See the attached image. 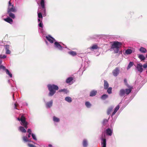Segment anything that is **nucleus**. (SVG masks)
<instances>
[{
  "label": "nucleus",
  "mask_w": 147,
  "mask_h": 147,
  "mask_svg": "<svg viewBox=\"0 0 147 147\" xmlns=\"http://www.w3.org/2000/svg\"><path fill=\"white\" fill-rule=\"evenodd\" d=\"M16 11L17 10L13 6V5H12L11 2V1H9V2L8 7L7 9V12L9 16L12 19H14L15 18V15L12 13H15Z\"/></svg>",
  "instance_id": "1"
},
{
  "label": "nucleus",
  "mask_w": 147,
  "mask_h": 147,
  "mask_svg": "<svg viewBox=\"0 0 147 147\" xmlns=\"http://www.w3.org/2000/svg\"><path fill=\"white\" fill-rule=\"evenodd\" d=\"M47 87L49 92V96H52L55 93L56 91L59 89L58 86L55 84H48Z\"/></svg>",
  "instance_id": "2"
},
{
  "label": "nucleus",
  "mask_w": 147,
  "mask_h": 147,
  "mask_svg": "<svg viewBox=\"0 0 147 147\" xmlns=\"http://www.w3.org/2000/svg\"><path fill=\"white\" fill-rule=\"evenodd\" d=\"M113 42L111 48L113 49L115 53H117L119 51V48L121 46L122 44L118 41H114Z\"/></svg>",
  "instance_id": "3"
},
{
  "label": "nucleus",
  "mask_w": 147,
  "mask_h": 147,
  "mask_svg": "<svg viewBox=\"0 0 147 147\" xmlns=\"http://www.w3.org/2000/svg\"><path fill=\"white\" fill-rule=\"evenodd\" d=\"M40 5L41 6L42 8V11H43V13L45 14V16L46 15V9H45V1L44 0H41V1L40 2Z\"/></svg>",
  "instance_id": "4"
},
{
  "label": "nucleus",
  "mask_w": 147,
  "mask_h": 147,
  "mask_svg": "<svg viewBox=\"0 0 147 147\" xmlns=\"http://www.w3.org/2000/svg\"><path fill=\"white\" fill-rule=\"evenodd\" d=\"M119 68L118 67H116L113 71V75L115 76H117L119 73Z\"/></svg>",
  "instance_id": "5"
},
{
  "label": "nucleus",
  "mask_w": 147,
  "mask_h": 147,
  "mask_svg": "<svg viewBox=\"0 0 147 147\" xmlns=\"http://www.w3.org/2000/svg\"><path fill=\"white\" fill-rule=\"evenodd\" d=\"M46 38L51 43H53L55 41V40L50 35H48L46 36Z\"/></svg>",
  "instance_id": "6"
},
{
  "label": "nucleus",
  "mask_w": 147,
  "mask_h": 147,
  "mask_svg": "<svg viewBox=\"0 0 147 147\" xmlns=\"http://www.w3.org/2000/svg\"><path fill=\"white\" fill-rule=\"evenodd\" d=\"M143 65L141 63H138L137 64L136 66V68L138 70V71H139L140 73L142 72L143 69L142 68Z\"/></svg>",
  "instance_id": "7"
},
{
  "label": "nucleus",
  "mask_w": 147,
  "mask_h": 147,
  "mask_svg": "<svg viewBox=\"0 0 147 147\" xmlns=\"http://www.w3.org/2000/svg\"><path fill=\"white\" fill-rule=\"evenodd\" d=\"M26 119L24 115H22L21 116V119H20V120L21 122V125H22L28 123V122L26 121Z\"/></svg>",
  "instance_id": "8"
},
{
  "label": "nucleus",
  "mask_w": 147,
  "mask_h": 147,
  "mask_svg": "<svg viewBox=\"0 0 147 147\" xmlns=\"http://www.w3.org/2000/svg\"><path fill=\"white\" fill-rule=\"evenodd\" d=\"M53 101L52 100H51L49 102H47L46 104V108H50L53 105Z\"/></svg>",
  "instance_id": "9"
},
{
  "label": "nucleus",
  "mask_w": 147,
  "mask_h": 147,
  "mask_svg": "<svg viewBox=\"0 0 147 147\" xmlns=\"http://www.w3.org/2000/svg\"><path fill=\"white\" fill-rule=\"evenodd\" d=\"M102 142H101V145L102 146V147H106V140L105 138V136L104 135V138L102 137Z\"/></svg>",
  "instance_id": "10"
},
{
  "label": "nucleus",
  "mask_w": 147,
  "mask_h": 147,
  "mask_svg": "<svg viewBox=\"0 0 147 147\" xmlns=\"http://www.w3.org/2000/svg\"><path fill=\"white\" fill-rule=\"evenodd\" d=\"M54 45L55 47L57 48L60 50H62V47L60 44L59 43L57 42H55L54 43Z\"/></svg>",
  "instance_id": "11"
},
{
  "label": "nucleus",
  "mask_w": 147,
  "mask_h": 147,
  "mask_svg": "<svg viewBox=\"0 0 147 147\" xmlns=\"http://www.w3.org/2000/svg\"><path fill=\"white\" fill-rule=\"evenodd\" d=\"M99 48L98 47L97 44L93 45L91 47L89 48V49L92 51H94V50L96 49Z\"/></svg>",
  "instance_id": "12"
},
{
  "label": "nucleus",
  "mask_w": 147,
  "mask_h": 147,
  "mask_svg": "<svg viewBox=\"0 0 147 147\" xmlns=\"http://www.w3.org/2000/svg\"><path fill=\"white\" fill-rule=\"evenodd\" d=\"M4 20L6 22L9 23L10 24H12L13 22V20L9 17H8L4 19Z\"/></svg>",
  "instance_id": "13"
},
{
  "label": "nucleus",
  "mask_w": 147,
  "mask_h": 147,
  "mask_svg": "<svg viewBox=\"0 0 147 147\" xmlns=\"http://www.w3.org/2000/svg\"><path fill=\"white\" fill-rule=\"evenodd\" d=\"M112 131L111 129L109 128L106 129V133L107 135L111 136L112 134Z\"/></svg>",
  "instance_id": "14"
},
{
  "label": "nucleus",
  "mask_w": 147,
  "mask_h": 147,
  "mask_svg": "<svg viewBox=\"0 0 147 147\" xmlns=\"http://www.w3.org/2000/svg\"><path fill=\"white\" fill-rule=\"evenodd\" d=\"M104 89H107L109 86V84L107 82L106 80H104Z\"/></svg>",
  "instance_id": "15"
},
{
  "label": "nucleus",
  "mask_w": 147,
  "mask_h": 147,
  "mask_svg": "<svg viewBox=\"0 0 147 147\" xmlns=\"http://www.w3.org/2000/svg\"><path fill=\"white\" fill-rule=\"evenodd\" d=\"M125 94V90L124 89H121L119 91V94L121 96H123Z\"/></svg>",
  "instance_id": "16"
},
{
  "label": "nucleus",
  "mask_w": 147,
  "mask_h": 147,
  "mask_svg": "<svg viewBox=\"0 0 147 147\" xmlns=\"http://www.w3.org/2000/svg\"><path fill=\"white\" fill-rule=\"evenodd\" d=\"M97 93V91H96L92 90L90 92V96H95Z\"/></svg>",
  "instance_id": "17"
},
{
  "label": "nucleus",
  "mask_w": 147,
  "mask_h": 147,
  "mask_svg": "<svg viewBox=\"0 0 147 147\" xmlns=\"http://www.w3.org/2000/svg\"><path fill=\"white\" fill-rule=\"evenodd\" d=\"M19 130L23 133H26V130L22 126H20L19 127Z\"/></svg>",
  "instance_id": "18"
},
{
  "label": "nucleus",
  "mask_w": 147,
  "mask_h": 147,
  "mask_svg": "<svg viewBox=\"0 0 147 147\" xmlns=\"http://www.w3.org/2000/svg\"><path fill=\"white\" fill-rule=\"evenodd\" d=\"M68 53L69 55L73 56H75L77 55V53L76 52L73 51H69Z\"/></svg>",
  "instance_id": "19"
},
{
  "label": "nucleus",
  "mask_w": 147,
  "mask_h": 147,
  "mask_svg": "<svg viewBox=\"0 0 147 147\" xmlns=\"http://www.w3.org/2000/svg\"><path fill=\"white\" fill-rule=\"evenodd\" d=\"M139 51L142 53H146V49L143 47H141L139 49Z\"/></svg>",
  "instance_id": "20"
},
{
  "label": "nucleus",
  "mask_w": 147,
  "mask_h": 147,
  "mask_svg": "<svg viewBox=\"0 0 147 147\" xmlns=\"http://www.w3.org/2000/svg\"><path fill=\"white\" fill-rule=\"evenodd\" d=\"M73 80V78L72 77H70L68 78L66 80V82L67 83H70Z\"/></svg>",
  "instance_id": "21"
},
{
  "label": "nucleus",
  "mask_w": 147,
  "mask_h": 147,
  "mask_svg": "<svg viewBox=\"0 0 147 147\" xmlns=\"http://www.w3.org/2000/svg\"><path fill=\"white\" fill-rule=\"evenodd\" d=\"M132 89L131 88L126 89L125 90V94L127 95L129 94L131 92Z\"/></svg>",
  "instance_id": "22"
},
{
  "label": "nucleus",
  "mask_w": 147,
  "mask_h": 147,
  "mask_svg": "<svg viewBox=\"0 0 147 147\" xmlns=\"http://www.w3.org/2000/svg\"><path fill=\"white\" fill-rule=\"evenodd\" d=\"M138 57L141 60H144L145 59V57L142 55H138Z\"/></svg>",
  "instance_id": "23"
},
{
  "label": "nucleus",
  "mask_w": 147,
  "mask_h": 147,
  "mask_svg": "<svg viewBox=\"0 0 147 147\" xmlns=\"http://www.w3.org/2000/svg\"><path fill=\"white\" fill-rule=\"evenodd\" d=\"M65 100L69 102H71L72 101L71 98L69 97H66L65 98Z\"/></svg>",
  "instance_id": "24"
},
{
  "label": "nucleus",
  "mask_w": 147,
  "mask_h": 147,
  "mask_svg": "<svg viewBox=\"0 0 147 147\" xmlns=\"http://www.w3.org/2000/svg\"><path fill=\"white\" fill-rule=\"evenodd\" d=\"M134 65V63L132 62H130L127 67V69H129Z\"/></svg>",
  "instance_id": "25"
},
{
  "label": "nucleus",
  "mask_w": 147,
  "mask_h": 147,
  "mask_svg": "<svg viewBox=\"0 0 147 147\" xmlns=\"http://www.w3.org/2000/svg\"><path fill=\"white\" fill-rule=\"evenodd\" d=\"M108 95L106 94H104L101 97V98L103 100H105L108 97Z\"/></svg>",
  "instance_id": "26"
},
{
  "label": "nucleus",
  "mask_w": 147,
  "mask_h": 147,
  "mask_svg": "<svg viewBox=\"0 0 147 147\" xmlns=\"http://www.w3.org/2000/svg\"><path fill=\"white\" fill-rule=\"evenodd\" d=\"M85 105L88 108H90L91 106V104L89 102H86L85 103Z\"/></svg>",
  "instance_id": "27"
},
{
  "label": "nucleus",
  "mask_w": 147,
  "mask_h": 147,
  "mask_svg": "<svg viewBox=\"0 0 147 147\" xmlns=\"http://www.w3.org/2000/svg\"><path fill=\"white\" fill-rule=\"evenodd\" d=\"M88 145L87 142L86 140H84L83 142V145L84 147H86Z\"/></svg>",
  "instance_id": "28"
},
{
  "label": "nucleus",
  "mask_w": 147,
  "mask_h": 147,
  "mask_svg": "<svg viewBox=\"0 0 147 147\" xmlns=\"http://www.w3.org/2000/svg\"><path fill=\"white\" fill-rule=\"evenodd\" d=\"M5 71L7 74L11 78L12 77V74L9 71L8 69H6L5 70Z\"/></svg>",
  "instance_id": "29"
},
{
  "label": "nucleus",
  "mask_w": 147,
  "mask_h": 147,
  "mask_svg": "<svg viewBox=\"0 0 147 147\" xmlns=\"http://www.w3.org/2000/svg\"><path fill=\"white\" fill-rule=\"evenodd\" d=\"M5 71L7 74L11 78L12 77V74L9 71L8 69H6L5 70Z\"/></svg>",
  "instance_id": "30"
},
{
  "label": "nucleus",
  "mask_w": 147,
  "mask_h": 147,
  "mask_svg": "<svg viewBox=\"0 0 147 147\" xmlns=\"http://www.w3.org/2000/svg\"><path fill=\"white\" fill-rule=\"evenodd\" d=\"M22 139L23 141L25 142H29L28 139L27 137L26 136H23L22 137Z\"/></svg>",
  "instance_id": "31"
},
{
  "label": "nucleus",
  "mask_w": 147,
  "mask_h": 147,
  "mask_svg": "<svg viewBox=\"0 0 147 147\" xmlns=\"http://www.w3.org/2000/svg\"><path fill=\"white\" fill-rule=\"evenodd\" d=\"M132 52V51L130 49H128L126 50L125 53L127 54H129Z\"/></svg>",
  "instance_id": "32"
},
{
  "label": "nucleus",
  "mask_w": 147,
  "mask_h": 147,
  "mask_svg": "<svg viewBox=\"0 0 147 147\" xmlns=\"http://www.w3.org/2000/svg\"><path fill=\"white\" fill-rule=\"evenodd\" d=\"M53 121L55 122H59V118L56 117L55 116L53 117Z\"/></svg>",
  "instance_id": "33"
},
{
  "label": "nucleus",
  "mask_w": 147,
  "mask_h": 147,
  "mask_svg": "<svg viewBox=\"0 0 147 147\" xmlns=\"http://www.w3.org/2000/svg\"><path fill=\"white\" fill-rule=\"evenodd\" d=\"M59 92H63L66 94L68 92V91H67V90L66 89H61L60 90H59Z\"/></svg>",
  "instance_id": "34"
},
{
  "label": "nucleus",
  "mask_w": 147,
  "mask_h": 147,
  "mask_svg": "<svg viewBox=\"0 0 147 147\" xmlns=\"http://www.w3.org/2000/svg\"><path fill=\"white\" fill-rule=\"evenodd\" d=\"M113 109L112 108H110L108 109L107 111V114L108 115H109L110 114L111 112L112 111Z\"/></svg>",
  "instance_id": "35"
},
{
  "label": "nucleus",
  "mask_w": 147,
  "mask_h": 147,
  "mask_svg": "<svg viewBox=\"0 0 147 147\" xmlns=\"http://www.w3.org/2000/svg\"><path fill=\"white\" fill-rule=\"evenodd\" d=\"M107 89V92L109 94H111L112 93V88L111 87H109V88H108Z\"/></svg>",
  "instance_id": "36"
},
{
  "label": "nucleus",
  "mask_w": 147,
  "mask_h": 147,
  "mask_svg": "<svg viewBox=\"0 0 147 147\" xmlns=\"http://www.w3.org/2000/svg\"><path fill=\"white\" fill-rule=\"evenodd\" d=\"M108 120L107 119H105L103 120V125H105L107 124L108 122Z\"/></svg>",
  "instance_id": "37"
},
{
  "label": "nucleus",
  "mask_w": 147,
  "mask_h": 147,
  "mask_svg": "<svg viewBox=\"0 0 147 147\" xmlns=\"http://www.w3.org/2000/svg\"><path fill=\"white\" fill-rule=\"evenodd\" d=\"M38 17L39 18H42V14L41 12H40L39 13H38Z\"/></svg>",
  "instance_id": "38"
},
{
  "label": "nucleus",
  "mask_w": 147,
  "mask_h": 147,
  "mask_svg": "<svg viewBox=\"0 0 147 147\" xmlns=\"http://www.w3.org/2000/svg\"><path fill=\"white\" fill-rule=\"evenodd\" d=\"M125 85L127 86V87L128 88H129L133 89V87L132 86H131L129 85L128 83H127L125 84Z\"/></svg>",
  "instance_id": "39"
},
{
  "label": "nucleus",
  "mask_w": 147,
  "mask_h": 147,
  "mask_svg": "<svg viewBox=\"0 0 147 147\" xmlns=\"http://www.w3.org/2000/svg\"><path fill=\"white\" fill-rule=\"evenodd\" d=\"M125 85L127 86V87L128 88H129L133 89V87L132 86H131L129 85L128 83H127L125 84Z\"/></svg>",
  "instance_id": "40"
},
{
  "label": "nucleus",
  "mask_w": 147,
  "mask_h": 147,
  "mask_svg": "<svg viewBox=\"0 0 147 147\" xmlns=\"http://www.w3.org/2000/svg\"><path fill=\"white\" fill-rule=\"evenodd\" d=\"M2 69L3 70H5L6 69L5 66L3 65H0V69Z\"/></svg>",
  "instance_id": "41"
},
{
  "label": "nucleus",
  "mask_w": 147,
  "mask_h": 147,
  "mask_svg": "<svg viewBox=\"0 0 147 147\" xmlns=\"http://www.w3.org/2000/svg\"><path fill=\"white\" fill-rule=\"evenodd\" d=\"M43 23L42 22V21H40V22L39 23V24H38V26L40 27H42L43 26Z\"/></svg>",
  "instance_id": "42"
},
{
  "label": "nucleus",
  "mask_w": 147,
  "mask_h": 147,
  "mask_svg": "<svg viewBox=\"0 0 147 147\" xmlns=\"http://www.w3.org/2000/svg\"><path fill=\"white\" fill-rule=\"evenodd\" d=\"M9 45H7L5 46V50H8L9 49Z\"/></svg>",
  "instance_id": "43"
},
{
  "label": "nucleus",
  "mask_w": 147,
  "mask_h": 147,
  "mask_svg": "<svg viewBox=\"0 0 147 147\" xmlns=\"http://www.w3.org/2000/svg\"><path fill=\"white\" fill-rule=\"evenodd\" d=\"M11 53V51L9 50H6V52L5 53L6 54H10Z\"/></svg>",
  "instance_id": "44"
},
{
  "label": "nucleus",
  "mask_w": 147,
  "mask_h": 147,
  "mask_svg": "<svg viewBox=\"0 0 147 147\" xmlns=\"http://www.w3.org/2000/svg\"><path fill=\"white\" fill-rule=\"evenodd\" d=\"M31 134L33 138L35 140H36V138L34 134Z\"/></svg>",
  "instance_id": "45"
},
{
  "label": "nucleus",
  "mask_w": 147,
  "mask_h": 147,
  "mask_svg": "<svg viewBox=\"0 0 147 147\" xmlns=\"http://www.w3.org/2000/svg\"><path fill=\"white\" fill-rule=\"evenodd\" d=\"M6 57V56L4 55L2 56V55H0V58L1 59H5Z\"/></svg>",
  "instance_id": "46"
},
{
  "label": "nucleus",
  "mask_w": 147,
  "mask_h": 147,
  "mask_svg": "<svg viewBox=\"0 0 147 147\" xmlns=\"http://www.w3.org/2000/svg\"><path fill=\"white\" fill-rule=\"evenodd\" d=\"M119 108V105H117V107L115 108V110L116 111H117L118 110Z\"/></svg>",
  "instance_id": "47"
},
{
  "label": "nucleus",
  "mask_w": 147,
  "mask_h": 147,
  "mask_svg": "<svg viewBox=\"0 0 147 147\" xmlns=\"http://www.w3.org/2000/svg\"><path fill=\"white\" fill-rule=\"evenodd\" d=\"M27 132L29 133V134H31L32 131L30 129H28V130Z\"/></svg>",
  "instance_id": "48"
},
{
  "label": "nucleus",
  "mask_w": 147,
  "mask_h": 147,
  "mask_svg": "<svg viewBox=\"0 0 147 147\" xmlns=\"http://www.w3.org/2000/svg\"><path fill=\"white\" fill-rule=\"evenodd\" d=\"M28 146L30 147H36L34 145L31 144H28Z\"/></svg>",
  "instance_id": "49"
},
{
  "label": "nucleus",
  "mask_w": 147,
  "mask_h": 147,
  "mask_svg": "<svg viewBox=\"0 0 147 147\" xmlns=\"http://www.w3.org/2000/svg\"><path fill=\"white\" fill-rule=\"evenodd\" d=\"M28 124V123L26 124H25L22 125L25 128L27 129L28 128V126H27Z\"/></svg>",
  "instance_id": "50"
},
{
  "label": "nucleus",
  "mask_w": 147,
  "mask_h": 147,
  "mask_svg": "<svg viewBox=\"0 0 147 147\" xmlns=\"http://www.w3.org/2000/svg\"><path fill=\"white\" fill-rule=\"evenodd\" d=\"M143 67L144 68H145L147 67V64H144Z\"/></svg>",
  "instance_id": "51"
},
{
  "label": "nucleus",
  "mask_w": 147,
  "mask_h": 147,
  "mask_svg": "<svg viewBox=\"0 0 147 147\" xmlns=\"http://www.w3.org/2000/svg\"><path fill=\"white\" fill-rule=\"evenodd\" d=\"M124 82L125 84L127 83V80L126 79H125L124 80Z\"/></svg>",
  "instance_id": "52"
},
{
  "label": "nucleus",
  "mask_w": 147,
  "mask_h": 147,
  "mask_svg": "<svg viewBox=\"0 0 147 147\" xmlns=\"http://www.w3.org/2000/svg\"><path fill=\"white\" fill-rule=\"evenodd\" d=\"M117 111H115L114 110V111L112 113V115H114L117 112Z\"/></svg>",
  "instance_id": "53"
},
{
  "label": "nucleus",
  "mask_w": 147,
  "mask_h": 147,
  "mask_svg": "<svg viewBox=\"0 0 147 147\" xmlns=\"http://www.w3.org/2000/svg\"><path fill=\"white\" fill-rule=\"evenodd\" d=\"M14 106H15V108L16 109H17V108H16L17 107V104L16 103L15 104Z\"/></svg>",
  "instance_id": "54"
},
{
  "label": "nucleus",
  "mask_w": 147,
  "mask_h": 147,
  "mask_svg": "<svg viewBox=\"0 0 147 147\" xmlns=\"http://www.w3.org/2000/svg\"><path fill=\"white\" fill-rule=\"evenodd\" d=\"M49 147H52V145L51 144H50L49 145Z\"/></svg>",
  "instance_id": "55"
},
{
  "label": "nucleus",
  "mask_w": 147,
  "mask_h": 147,
  "mask_svg": "<svg viewBox=\"0 0 147 147\" xmlns=\"http://www.w3.org/2000/svg\"><path fill=\"white\" fill-rule=\"evenodd\" d=\"M20 119H21V117L20 118H18V120L19 121H21Z\"/></svg>",
  "instance_id": "56"
},
{
  "label": "nucleus",
  "mask_w": 147,
  "mask_h": 147,
  "mask_svg": "<svg viewBox=\"0 0 147 147\" xmlns=\"http://www.w3.org/2000/svg\"><path fill=\"white\" fill-rule=\"evenodd\" d=\"M31 134H28V138H30V135Z\"/></svg>",
  "instance_id": "57"
},
{
  "label": "nucleus",
  "mask_w": 147,
  "mask_h": 147,
  "mask_svg": "<svg viewBox=\"0 0 147 147\" xmlns=\"http://www.w3.org/2000/svg\"><path fill=\"white\" fill-rule=\"evenodd\" d=\"M2 62V60H0V65L1 64Z\"/></svg>",
  "instance_id": "58"
},
{
  "label": "nucleus",
  "mask_w": 147,
  "mask_h": 147,
  "mask_svg": "<svg viewBox=\"0 0 147 147\" xmlns=\"http://www.w3.org/2000/svg\"><path fill=\"white\" fill-rule=\"evenodd\" d=\"M7 43L9 44H10V42H7Z\"/></svg>",
  "instance_id": "59"
},
{
  "label": "nucleus",
  "mask_w": 147,
  "mask_h": 147,
  "mask_svg": "<svg viewBox=\"0 0 147 147\" xmlns=\"http://www.w3.org/2000/svg\"><path fill=\"white\" fill-rule=\"evenodd\" d=\"M38 22H40V18L38 19Z\"/></svg>",
  "instance_id": "60"
},
{
  "label": "nucleus",
  "mask_w": 147,
  "mask_h": 147,
  "mask_svg": "<svg viewBox=\"0 0 147 147\" xmlns=\"http://www.w3.org/2000/svg\"><path fill=\"white\" fill-rule=\"evenodd\" d=\"M146 57L147 58V54H146Z\"/></svg>",
  "instance_id": "61"
}]
</instances>
